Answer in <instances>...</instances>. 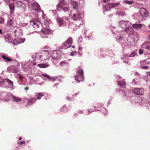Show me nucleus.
Here are the masks:
<instances>
[{
    "instance_id": "f257e3e1",
    "label": "nucleus",
    "mask_w": 150,
    "mask_h": 150,
    "mask_svg": "<svg viewBox=\"0 0 150 150\" xmlns=\"http://www.w3.org/2000/svg\"><path fill=\"white\" fill-rule=\"evenodd\" d=\"M133 33L129 34V36L126 39L127 42H125V39L122 37L123 36L122 35H118L116 38V40L120 44L123 48H126L129 46L134 45L135 44V41L138 40L137 36H132V34Z\"/></svg>"
},
{
    "instance_id": "f03ea898",
    "label": "nucleus",
    "mask_w": 150,
    "mask_h": 150,
    "mask_svg": "<svg viewBox=\"0 0 150 150\" xmlns=\"http://www.w3.org/2000/svg\"><path fill=\"white\" fill-rule=\"evenodd\" d=\"M120 26L125 29V31L128 34L133 33V30L131 27V23L129 21L122 20L119 23Z\"/></svg>"
},
{
    "instance_id": "7ed1b4c3",
    "label": "nucleus",
    "mask_w": 150,
    "mask_h": 150,
    "mask_svg": "<svg viewBox=\"0 0 150 150\" xmlns=\"http://www.w3.org/2000/svg\"><path fill=\"white\" fill-rule=\"evenodd\" d=\"M133 98L135 100V103L142 105L147 108H149L150 107V96H149V98H148V100L150 101V103L146 99L142 98L140 97L136 98L133 97Z\"/></svg>"
},
{
    "instance_id": "20e7f679",
    "label": "nucleus",
    "mask_w": 150,
    "mask_h": 150,
    "mask_svg": "<svg viewBox=\"0 0 150 150\" xmlns=\"http://www.w3.org/2000/svg\"><path fill=\"white\" fill-rule=\"evenodd\" d=\"M60 2L57 6V9L60 11L63 10L65 11H67L69 10V7L68 4L64 1V0H60Z\"/></svg>"
},
{
    "instance_id": "39448f33",
    "label": "nucleus",
    "mask_w": 150,
    "mask_h": 150,
    "mask_svg": "<svg viewBox=\"0 0 150 150\" xmlns=\"http://www.w3.org/2000/svg\"><path fill=\"white\" fill-rule=\"evenodd\" d=\"M83 73V71L82 69H79L77 71L76 75L75 76V78L77 82H80L83 81L84 79Z\"/></svg>"
},
{
    "instance_id": "423d86ee",
    "label": "nucleus",
    "mask_w": 150,
    "mask_h": 150,
    "mask_svg": "<svg viewBox=\"0 0 150 150\" xmlns=\"http://www.w3.org/2000/svg\"><path fill=\"white\" fill-rule=\"evenodd\" d=\"M49 56V52L46 50H44L41 54L39 53L38 58L41 60L47 59Z\"/></svg>"
},
{
    "instance_id": "0eeeda50",
    "label": "nucleus",
    "mask_w": 150,
    "mask_h": 150,
    "mask_svg": "<svg viewBox=\"0 0 150 150\" xmlns=\"http://www.w3.org/2000/svg\"><path fill=\"white\" fill-rule=\"evenodd\" d=\"M116 79L118 86L125 88L126 83L124 79H122L121 77L119 76H117L116 77Z\"/></svg>"
},
{
    "instance_id": "6e6552de",
    "label": "nucleus",
    "mask_w": 150,
    "mask_h": 150,
    "mask_svg": "<svg viewBox=\"0 0 150 150\" xmlns=\"http://www.w3.org/2000/svg\"><path fill=\"white\" fill-rule=\"evenodd\" d=\"M119 2L114 3L108 4L105 6V10L104 9V12L110 10L111 8L117 7L120 5Z\"/></svg>"
},
{
    "instance_id": "1a4fd4ad",
    "label": "nucleus",
    "mask_w": 150,
    "mask_h": 150,
    "mask_svg": "<svg viewBox=\"0 0 150 150\" xmlns=\"http://www.w3.org/2000/svg\"><path fill=\"white\" fill-rule=\"evenodd\" d=\"M132 92L136 95H143L144 93V89L142 88H136L132 90Z\"/></svg>"
},
{
    "instance_id": "9d476101",
    "label": "nucleus",
    "mask_w": 150,
    "mask_h": 150,
    "mask_svg": "<svg viewBox=\"0 0 150 150\" xmlns=\"http://www.w3.org/2000/svg\"><path fill=\"white\" fill-rule=\"evenodd\" d=\"M72 42V39L71 38H69L62 45V48L65 49L70 47L71 46Z\"/></svg>"
},
{
    "instance_id": "9b49d317",
    "label": "nucleus",
    "mask_w": 150,
    "mask_h": 150,
    "mask_svg": "<svg viewBox=\"0 0 150 150\" xmlns=\"http://www.w3.org/2000/svg\"><path fill=\"white\" fill-rule=\"evenodd\" d=\"M52 58L54 60H56L61 57L60 52L59 50H54L52 54Z\"/></svg>"
},
{
    "instance_id": "f8f14e48",
    "label": "nucleus",
    "mask_w": 150,
    "mask_h": 150,
    "mask_svg": "<svg viewBox=\"0 0 150 150\" xmlns=\"http://www.w3.org/2000/svg\"><path fill=\"white\" fill-rule=\"evenodd\" d=\"M30 23L36 30L39 28V24L41 23L35 19H33L30 21Z\"/></svg>"
},
{
    "instance_id": "ddd939ff",
    "label": "nucleus",
    "mask_w": 150,
    "mask_h": 150,
    "mask_svg": "<svg viewBox=\"0 0 150 150\" xmlns=\"http://www.w3.org/2000/svg\"><path fill=\"white\" fill-rule=\"evenodd\" d=\"M7 71L8 72L13 73H17L19 71L17 67L14 66H11L8 67L7 69Z\"/></svg>"
},
{
    "instance_id": "4468645a",
    "label": "nucleus",
    "mask_w": 150,
    "mask_h": 150,
    "mask_svg": "<svg viewBox=\"0 0 150 150\" xmlns=\"http://www.w3.org/2000/svg\"><path fill=\"white\" fill-rule=\"evenodd\" d=\"M139 11L141 15L145 17H147L148 16V12L145 8H141L139 10Z\"/></svg>"
},
{
    "instance_id": "2eb2a0df",
    "label": "nucleus",
    "mask_w": 150,
    "mask_h": 150,
    "mask_svg": "<svg viewBox=\"0 0 150 150\" xmlns=\"http://www.w3.org/2000/svg\"><path fill=\"white\" fill-rule=\"evenodd\" d=\"M24 41L22 38H18L14 39L13 41V43L14 45H16L19 43H23Z\"/></svg>"
},
{
    "instance_id": "dca6fc26",
    "label": "nucleus",
    "mask_w": 150,
    "mask_h": 150,
    "mask_svg": "<svg viewBox=\"0 0 150 150\" xmlns=\"http://www.w3.org/2000/svg\"><path fill=\"white\" fill-rule=\"evenodd\" d=\"M72 18L73 20L74 21L80 20L81 18V14L78 13H74L73 14Z\"/></svg>"
},
{
    "instance_id": "f3484780",
    "label": "nucleus",
    "mask_w": 150,
    "mask_h": 150,
    "mask_svg": "<svg viewBox=\"0 0 150 150\" xmlns=\"http://www.w3.org/2000/svg\"><path fill=\"white\" fill-rule=\"evenodd\" d=\"M59 65L65 68H67L69 66V64L67 61L65 60L59 63Z\"/></svg>"
},
{
    "instance_id": "a211bd4d",
    "label": "nucleus",
    "mask_w": 150,
    "mask_h": 150,
    "mask_svg": "<svg viewBox=\"0 0 150 150\" xmlns=\"http://www.w3.org/2000/svg\"><path fill=\"white\" fill-rule=\"evenodd\" d=\"M132 26L133 28L137 30H139L141 29L142 25L141 24L135 23L132 24Z\"/></svg>"
},
{
    "instance_id": "6ab92c4d",
    "label": "nucleus",
    "mask_w": 150,
    "mask_h": 150,
    "mask_svg": "<svg viewBox=\"0 0 150 150\" xmlns=\"http://www.w3.org/2000/svg\"><path fill=\"white\" fill-rule=\"evenodd\" d=\"M142 47L143 49L150 50V44L149 42H145L142 45Z\"/></svg>"
},
{
    "instance_id": "aec40b11",
    "label": "nucleus",
    "mask_w": 150,
    "mask_h": 150,
    "mask_svg": "<svg viewBox=\"0 0 150 150\" xmlns=\"http://www.w3.org/2000/svg\"><path fill=\"white\" fill-rule=\"evenodd\" d=\"M5 40L8 42H12V36L9 34H6L5 36Z\"/></svg>"
},
{
    "instance_id": "412c9836",
    "label": "nucleus",
    "mask_w": 150,
    "mask_h": 150,
    "mask_svg": "<svg viewBox=\"0 0 150 150\" xmlns=\"http://www.w3.org/2000/svg\"><path fill=\"white\" fill-rule=\"evenodd\" d=\"M16 6L18 8H24L25 6V4L22 2V1H18L16 3Z\"/></svg>"
},
{
    "instance_id": "4be33fe9",
    "label": "nucleus",
    "mask_w": 150,
    "mask_h": 150,
    "mask_svg": "<svg viewBox=\"0 0 150 150\" xmlns=\"http://www.w3.org/2000/svg\"><path fill=\"white\" fill-rule=\"evenodd\" d=\"M33 8L35 10L39 11L40 10V6L37 3H35L33 4Z\"/></svg>"
},
{
    "instance_id": "5701e85b",
    "label": "nucleus",
    "mask_w": 150,
    "mask_h": 150,
    "mask_svg": "<svg viewBox=\"0 0 150 150\" xmlns=\"http://www.w3.org/2000/svg\"><path fill=\"white\" fill-rule=\"evenodd\" d=\"M9 6L10 9L11 13V14H13V13L15 9V7L14 4L13 3H10Z\"/></svg>"
},
{
    "instance_id": "b1692460",
    "label": "nucleus",
    "mask_w": 150,
    "mask_h": 150,
    "mask_svg": "<svg viewBox=\"0 0 150 150\" xmlns=\"http://www.w3.org/2000/svg\"><path fill=\"white\" fill-rule=\"evenodd\" d=\"M56 20L59 26H61L64 24H65V23H64V22H63V18L60 17H57V18Z\"/></svg>"
},
{
    "instance_id": "393cba45",
    "label": "nucleus",
    "mask_w": 150,
    "mask_h": 150,
    "mask_svg": "<svg viewBox=\"0 0 150 150\" xmlns=\"http://www.w3.org/2000/svg\"><path fill=\"white\" fill-rule=\"evenodd\" d=\"M5 80L9 85V88H13V82L11 81L7 78H6L5 79Z\"/></svg>"
},
{
    "instance_id": "a878e982",
    "label": "nucleus",
    "mask_w": 150,
    "mask_h": 150,
    "mask_svg": "<svg viewBox=\"0 0 150 150\" xmlns=\"http://www.w3.org/2000/svg\"><path fill=\"white\" fill-rule=\"evenodd\" d=\"M41 32L42 33V34L45 35L50 34L51 33L50 30L47 28H44L42 30Z\"/></svg>"
},
{
    "instance_id": "bb28decb",
    "label": "nucleus",
    "mask_w": 150,
    "mask_h": 150,
    "mask_svg": "<svg viewBox=\"0 0 150 150\" xmlns=\"http://www.w3.org/2000/svg\"><path fill=\"white\" fill-rule=\"evenodd\" d=\"M15 20L13 18L10 19L8 21L7 24L8 25L11 26L14 25Z\"/></svg>"
},
{
    "instance_id": "cd10ccee",
    "label": "nucleus",
    "mask_w": 150,
    "mask_h": 150,
    "mask_svg": "<svg viewBox=\"0 0 150 150\" xmlns=\"http://www.w3.org/2000/svg\"><path fill=\"white\" fill-rule=\"evenodd\" d=\"M36 99L35 98H30L28 102V104H32L35 103L36 101Z\"/></svg>"
},
{
    "instance_id": "c85d7f7f",
    "label": "nucleus",
    "mask_w": 150,
    "mask_h": 150,
    "mask_svg": "<svg viewBox=\"0 0 150 150\" xmlns=\"http://www.w3.org/2000/svg\"><path fill=\"white\" fill-rule=\"evenodd\" d=\"M38 66L41 68H45L49 66V65L47 63L40 64L38 65Z\"/></svg>"
},
{
    "instance_id": "c756f323",
    "label": "nucleus",
    "mask_w": 150,
    "mask_h": 150,
    "mask_svg": "<svg viewBox=\"0 0 150 150\" xmlns=\"http://www.w3.org/2000/svg\"><path fill=\"white\" fill-rule=\"evenodd\" d=\"M2 58L4 60L5 62H10L12 60V59L10 58L6 57L5 55H3L2 56Z\"/></svg>"
},
{
    "instance_id": "7c9ffc66",
    "label": "nucleus",
    "mask_w": 150,
    "mask_h": 150,
    "mask_svg": "<svg viewBox=\"0 0 150 150\" xmlns=\"http://www.w3.org/2000/svg\"><path fill=\"white\" fill-rule=\"evenodd\" d=\"M12 98L13 99V101L18 102L21 100V98H18L14 96H12Z\"/></svg>"
},
{
    "instance_id": "2f4dec72",
    "label": "nucleus",
    "mask_w": 150,
    "mask_h": 150,
    "mask_svg": "<svg viewBox=\"0 0 150 150\" xmlns=\"http://www.w3.org/2000/svg\"><path fill=\"white\" fill-rule=\"evenodd\" d=\"M136 54L137 53L136 51H134L132 52L130 54H127V57L129 59L130 57H133L135 56V55H136Z\"/></svg>"
},
{
    "instance_id": "473e14b6",
    "label": "nucleus",
    "mask_w": 150,
    "mask_h": 150,
    "mask_svg": "<svg viewBox=\"0 0 150 150\" xmlns=\"http://www.w3.org/2000/svg\"><path fill=\"white\" fill-rule=\"evenodd\" d=\"M141 64H143L145 65H147V64H150V62L148 61H147L146 60L143 61H141L140 62Z\"/></svg>"
},
{
    "instance_id": "72a5a7b5",
    "label": "nucleus",
    "mask_w": 150,
    "mask_h": 150,
    "mask_svg": "<svg viewBox=\"0 0 150 150\" xmlns=\"http://www.w3.org/2000/svg\"><path fill=\"white\" fill-rule=\"evenodd\" d=\"M71 4L74 8L76 9L77 8L78 4L76 1H72Z\"/></svg>"
},
{
    "instance_id": "f704fd0d",
    "label": "nucleus",
    "mask_w": 150,
    "mask_h": 150,
    "mask_svg": "<svg viewBox=\"0 0 150 150\" xmlns=\"http://www.w3.org/2000/svg\"><path fill=\"white\" fill-rule=\"evenodd\" d=\"M93 108H94V109L93 110H92V111H90V110H88V112H89V114L91 112H93L94 111H98L99 110H100V107L98 106H97V108H96V107H93Z\"/></svg>"
},
{
    "instance_id": "c9c22d12",
    "label": "nucleus",
    "mask_w": 150,
    "mask_h": 150,
    "mask_svg": "<svg viewBox=\"0 0 150 150\" xmlns=\"http://www.w3.org/2000/svg\"><path fill=\"white\" fill-rule=\"evenodd\" d=\"M138 82V80L137 79H134L132 83L133 85H137Z\"/></svg>"
},
{
    "instance_id": "e433bc0d",
    "label": "nucleus",
    "mask_w": 150,
    "mask_h": 150,
    "mask_svg": "<svg viewBox=\"0 0 150 150\" xmlns=\"http://www.w3.org/2000/svg\"><path fill=\"white\" fill-rule=\"evenodd\" d=\"M140 67L142 69H147L149 68V66L147 65H145L143 64H141Z\"/></svg>"
},
{
    "instance_id": "4c0bfd02",
    "label": "nucleus",
    "mask_w": 150,
    "mask_h": 150,
    "mask_svg": "<svg viewBox=\"0 0 150 150\" xmlns=\"http://www.w3.org/2000/svg\"><path fill=\"white\" fill-rule=\"evenodd\" d=\"M44 95L41 93H39L37 95V99L38 100L40 99Z\"/></svg>"
},
{
    "instance_id": "58836bf2",
    "label": "nucleus",
    "mask_w": 150,
    "mask_h": 150,
    "mask_svg": "<svg viewBox=\"0 0 150 150\" xmlns=\"http://www.w3.org/2000/svg\"><path fill=\"white\" fill-rule=\"evenodd\" d=\"M123 3L125 4H128L131 5L133 4V1H132L125 0L124 1Z\"/></svg>"
},
{
    "instance_id": "ea45409f",
    "label": "nucleus",
    "mask_w": 150,
    "mask_h": 150,
    "mask_svg": "<svg viewBox=\"0 0 150 150\" xmlns=\"http://www.w3.org/2000/svg\"><path fill=\"white\" fill-rule=\"evenodd\" d=\"M42 75L44 76L45 77H46V78L49 79L50 80H52L53 78L51 77L49 75L46 74H42Z\"/></svg>"
},
{
    "instance_id": "a19ab883",
    "label": "nucleus",
    "mask_w": 150,
    "mask_h": 150,
    "mask_svg": "<svg viewBox=\"0 0 150 150\" xmlns=\"http://www.w3.org/2000/svg\"><path fill=\"white\" fill-rule=\"evenodd\" d=\"M118 15L122 16H124L126 15L124 11H121L117 13Z\"/></svg>"
},
{
    "instance_id": "79ce46f5",
    "label": "nucleus",
    "mask_w": 150,
    "mask_h": 150,
    "mask_svg": "<svg viewBox=\"0 0 150 150\" xmlns=\"http://www.w3.org/2000/svg\"><path fill=\"white\" fill-rule=\"evenodd\" d=\"M143 51L141 49H139L138 53L139 54H143Z\"/></svg>"
},
{
    "instance_id": "37998d69",
    "label": "nucleus",
    "mask_w": 150,
    "mask_h": 150,
    "mask_svg": "<svg viewBox=\"0 0 150 150\" xmlns=\"http://www.w3.org/2000/svg\"><path fill=\"white\" fill-rule=\"evenodd\" d=\"M25 142L24 141H21L18 143V144L20 145H21L23 144H25Z\"/></svg>"
},
{
    "instance_id": "c03bdc74",
    "label": "nucleus",
    "mask_w": 150,
    "mask_h": 150,
    "mask_svg": "<svg viewBox=\"0 0 150 150\" xmlns=\"http://www.w3.org/2000/svg\"><path fill=\"white\" fill-rule=\"evenodd\" d=\"M13 27L14 28H16V30H14V33H16V32L17 31V30H19V28H18V27H17L16 26H14Z\"/></svg>"
},
{
    "instance_id": "a18cd8bd",
    "label": "nucleus",
    "mask_w": 150,
    "mask_h": 150,
    "mask_svg": "<svg viewBox=\"0 0 150 150\" xmlns=\"http://www.w3.org/2000/svg\"><path fill=\"white\" fill-rule=\"evenodd\" d=\"M121 93H122V95L125 97H126V93L125 92L123 91H121Z\"/></svg>"
},
{
    "instance_id": "49530a36",
    "label": "nucleus",
    "mask_w": 150,
    "mask_h": 150,
    "mask_svg": "<svg viewBox=\"0 0 150 150\" xmlns=\"http://www.w3.org/2000/svg\"><path fill=\"white\" fill-rule=\"evenodd\" d=\"M4 23V19L2 18H0V23L2 24Z\"/></svg>"
},
{
    "instance_id": "de8ad7c7",
    "label": "nucleus",
    "mask_w": 150,
    "mask_h": 150,
    "mask_svg": "<svg viewBox=\"0 0 150 150\" xmlns=\"http://www.w3.org/2000/svg\"><path fill=\"white\" fill-rule=\"evenodd\" d=\"M3 81V80L2 78L0 77V84L2 83Z\"/></svg>"
},
{
    "instance_id": "09e8293b",
    "label": "nucleus",
    "mask_w": 150,
    "mask_h": 150,
    "mask_svg": "<svg viewBox=\"0 0 150 150\" xmlns=\"http://www.w3.org/2000/svg\"><path fill=\"white\" fill-rule=\"evenodd\" d=\"M111 100H109L108 102V103H107V105L108 106V105L110 104H111Z\"/></svg>"
},
{
    "instance_id": "8fccbe9b",
    "label": "nucleus",
    "mask_w": 150,
    "mask_h": 150,
    "mask_svg": "<svg viewBox=\"0 0 150 150\" xmlns=\"http://www.w3.org/2000/svg\"><path fill=\"white\" fill-rule=\"evenodd\" d=\"M75 53V52H72L70 53V55L71 56H74Z\"/></svg>"
},
{
    "instance_id": "3c124183",
    "label": "nucleus",
    "mask_w": 150,
    "mask_h": 150,
    "mask_svg": "<svg viewBox=\"0 0 150 150\" xmlns=\"http://www.w3.org/2000/svg\"><path fill=\"white\" fill-rule=\"evenodd\" d=\"M105 111H106V112L105 113H104V114L105 115H107L108 114V112H107V111L106 109H105V111L104 110V111L105 112Z\"/></svg>"
},
{
    "instance_id": "603ef678",
    "label": "nucleus",
    "mask_w": 150,
    "mask_h": 150,
    "mask_svg": "<svg viewBox=\"0 0 150 150\" xmlns=\"http://www.w3.org/2000/svg\"><path fill=\"white\" fill-rule=\"evenodd\" d=\"M124 62L127 63L128 64H129V63H130L129 62V61H124Z\"/></svg>"
},
{
    "instance_id": "864d4df0",
    "label": "nucleus",
    "mask_w": 150,
    "mask_h": 150,
    "mask_svg": "<svg viewBox=\"0 0 150 150\" xmlns=\"http://www.w3.org/2000/svg\"><path fill=\"white\" fill-rule=\"evenodd\" d=\"M110 0H104V3L108 2Z\"/></svg>"
},
{
    "instance_id": "5fc2aeb1",
    "label": "nucleus",
    "mask_w": 150,
    "mask_h": 150,
    "mask_svg": "<svg viewBox=\"0 0 150 150\" xmlns=\"http://www.w3.org/2000/svg\"><path fill=\"white\" fill-rule=\"evenodd\" d=\"M24 89L25 90L27 91L29 89V87H28L26 86L25 87Z\"/></svg>"
},
{
    "instance_id": "6e6d98bb",
    "label": "nucleus",
    "mask_w": 150,
    "mask_h": 150,
    "mask_svg": "<svg viewBox=\"0 0 150 150\" xmlns=\"http://www.w3.org/2000/svg\"><path fill=\"white\" fill-rule=\"evenodd\" d=\"M19 78L20 80H22L23 79V77L22 76L19 75Z\"/></svg>"
},
{
    "instance_id": "4d7b16f0",
    "label": "nucleus",
    "mask_w": 150,
    "mask_h": 150,
    "mask_svg": "<svg viewBox=\"0 0 150 150\" xmlns=\"http://www.w3.org/2000/svg\"><path fill=\"white\" fill-rule=\"evenodd\" d=\"M10 0H4V1L6 3H8V2H9V1H10Z\"/></svg>"
},
{
    "instance_id": "13d9d810",
    "label": "nucleus",
    "mask_w": 150,
    "mask_h": 150,
    "mask_svg": "<svg viewBox=\"0 0 150 150\" xmlns=\"http://www.w3.org/2000/svg\"><path fill=\"white\" fill-rule=\"evenodd\" d=\"M101 1L100 2V1H99V4L100 5L101 4H102V3L103 2L102 0H101Z\"/></svg>"
},
{
    "instance_id": "bf43d9fd",
    "label": "nucleus",
    "mask_w": 150,
    "mask_h": 150,
    "mask_svg": "<svg viewBox=\"0 0 150 150\" xmlns=\"http://www.w3.org/2000/svg\"><path fill=\"white\" fill-rule=\"evenodd\" d=\"M36 64V62H34L33 63V65L34 66V65H35Z\"/></svg>"
},
{
    "instance_id": "052dcab7",
    "label": "nucleus",
    "mask_w": 150,
    "mask_h": 150,
    "mask_svg": "<svg viewBox=\"0 0 150 150\" xmlns=\"http://www.w3.org/2000/svg\"><path fill=\"white\" fill-rule=\"evenodd\" d=\"M149 40H150V34H149Z\"/></svg>"
},
{
    "instance_id": "680f3d73",
    "label": "nucleus",
    "mask_w": 150,
    "mask_h": 150,
    "mask_svg": "<svg viewBox=\"0 0 150 150\" xmlns=\"http://www.w3.org/2000/svg\"><path fill=\"white\" fill-rule=\"evenodd\" d=\"M22 139V138L21 137H20L19 138V140H21Z\"/></svg>"
},
{
    "instance_id": "e2e57ef3",
    "label": "nucleus",
    "mask_w": 150,
    "mask_h": 150,
    "mask_svg": "<svg viewBox=\"0 0 150 150\" xmlns=\"http://www.w3.org/2000/svg\"><path fill=\"white\" fill-rule=\"evenodd\" d=\"M2 32V30L0 29V34H1V33Z\"/></svg>"
},
{
    "instance_id": "0e129e2a",
    "label": "nucleus",
    "mask_w": 150,
    "mask_h": 150,
    "mask_svg": "<svg viewBox=\"0 0 150 150\" xmlns=\"http://www.w3.org/2000/svg\"><path fill=\"white\" fill-rule=\"evenodd\" d=\"M139 1H145V0H138Z\"/></svg>"
},
{
    "instance_id": "69168bd1",
    "label": "nucleus",
    "mask_w": 150,
    "mask_h": 150,
    "mask_svg": "<svg viewBox=\"0 0 150 150\" xmlns=\"http://www.w3.org/2000/svg\"><path fill=\"white\" fill-rule=\"evenodd\" d=\"M80 113H82V111H80Z\"/></svg>"
},
{
    "instance_id": "338daca9",
    "label": "nucleus",
    "mask_w": 150,
    "mask_h": 150,
    "mask_svg": "<svg viewBox=\"0 0 150 150\" xmlns=\"http://www.w3.org/2000/svg\"><path fill=\"white\" fill-rule=\"evenodd\" d=\"M9 100H7L6 101H9Z\"/></svg>"
},
{
    "instance_id": "774afa93",
    "label": "nucleus",
    "mask_w": 150,
    "mask_h": 150,
    "mask_svg": "<svg viewBox=\"0 0 150 150\" xmlns=\"http://www.w3.org/2000/svg\"><path fill=\"white\" fill-rule=\"evenodd\" d=\"M149 28H150V24L149 25Z\"/></svg>"
}]
</instances>
